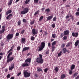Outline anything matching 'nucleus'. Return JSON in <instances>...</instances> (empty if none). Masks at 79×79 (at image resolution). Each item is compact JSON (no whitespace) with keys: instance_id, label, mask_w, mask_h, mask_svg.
Listing matches in <instances>:
<instances>
[{"instance_id":"obj_1","label":"nucleus","mask_w":79,"mask_h":79,"mask_svg":"<svg viewBox=\"0 0 79 79\" xmlns=\"http://www.w3.org/2000/svg\"><path fill=\"white\" fill-rule=\"evenodd\" d=\"M45 43L44 42H42L41 43V45L39 48V51H41L43 50L44 48H45Z\"/></svg>"},{"instance_id":"obj_2","label":"nucleus","mask_w":79,"mask_h":79,"mask_svg":"<svg viewBox=\"0 0 79 79\" xmlns=\"http://www.w3.org/2000/svg\"><path fill=\"white\" fill-rule=\"evenodd\" d=\"M29 12V8L27 7L24 9L23 11H21V13L22 15H25V14Z\"/></svg>"},{"instance_id":"obj_3","label":"nucleus","mask_w":79,"mask_h":79,"mask_svg":"<svg viewBox=\"0 0 79 79\" xmlns=\"http://www.w3.org/2000/svg\"><path fill=\"white\" fill-rule=\"evenodd\" d=\"M23 75L25 77H28L30 76L31 73H29L27 70H25L23 72Z\"/></svg>"},{"instance_id":"obj_4","label":"nucleus","mask_w":79,"mask_h":79,"mask_svg":"<svg viewBox=\"0 0 79 79\" xmlns=\"http://www.w3.org/2000/svg\"><path fill=\"white\" fill-rule=\"evenodd\" d=\"M13 37V34H8L6 37V40L8 41L9 40H11Z\"/></svg>"},{"instance_id":"obj_5","label":"nucleus","mask_w":79,"mask_h":79,"mask_svg":"<svg viewBox=\"0 0 79 79\" xmlns=\"http://www.w3.org/2000/svg\"><path fill=\"white\" fill-rule=\"evenodd\" d=\"M36 62L40 64H42L44 62V60L42 58H37L36 59Z\"/></svg>"},{"instance_id":"obj_6","label":"nucleus","mask_w":79,"mask_h":79,"mask_svg":"<svg viewBox=\"0 0 79 79\" xmlns=\"http://www.w3.org/2000/svg\"><path fill=\"white\" fill-rule=\"evenodd\" d=\"M7 63H10V62L13 61L14 59V57H7Z\"/></svg>"},{"instance_id":"obj_7","label":"nucleus","mask_w":79,"mask_h":79,"mask_svg":"<svg viewBox=\"0 0 79 79\" xmlns=\"http://www.w3.org/2000/svg\"><path fill=\"white\" fill-rule=\"evenodd\" d=\"M32 34H34V35H35L37 34V30L33 29L32 30Z\"/></svg>"},{"instance_id":"obj_8","label":"nucleus","mask_w":79,"mask_h":79,"mask_svg":"<svg viewBox=\"0 0 79 79\" xmlns=\"http://www.w3.org/2000/svg\"><path fill=\"white\" fill-rule=\"evenodd\" d=\"M15 68V64H11L10 66H9V70H12L13 68Z\"/></svg>"},{"instance_id":"obj_9","label":"nucleus","mask_w":79,"mask_h":79,"mask_svg":"<svg viewBox=\"0 0 79 79\" xmlns=\"http://www.w3.org/2000/svg\"><path fill=\"white\" fill-rule=\"evenodd\" d=\"M72 35L73 36V37H77V36H78V33L77 32H73L72 33Z\"/></svg>"},{"instance_id":"obj_10","label":"nucleus","mask_w":79,"mask_h":79,"mask_svg":"<svg viewBox=\"0 0 79 79\" xmlns=\"http://www.w3.org/2000/svg\"><path fill=\"white\" fill-rule=\"evenodd\" d=\"M53 15H51V16H49L47 18V21H49L50 20H51L53 18Z\"/></svg>"},{"instance_id":"obj_11","label":"nucleus","mask_w":79,"mask_h":79,"mask_svg":"<svg viewBox=\"0 0 79 79\" xmlns=\"http://www.w3.org/2000/svg\"><path fill=\"white\" fill-rule=\"evenodd\" d=\"M69 30H66L64 32V34L66 35H67L69 34Z\"/></svg>"},{"instance_id":"obj_12","label":"nucleus","mask_w":79,"mask_h":79,"mask_svg":"<svg viewBox=\"0 0 79 79\" xmlns=\"http://www.w3.org/2000/svg\"><path fill=\"white\" fill-rule=\"evenodd\" d=\"M29 66V64L27 63H24L22 64V66L23 67H25V66Z\"/></svg>"},{"instance_id":"obj_13","label":"nucleus","mask_w":79,"mask_h":79,"mask_svg":"<svg viewBox=\"0 0 79 79\" xmlns=\"http://www.w3.org/2000/svg\"><path fill=\"white\" fill-rule=\"evenodd\" d=\"M21 42L22 44H24L25 42V41H26V39L25 38H23L21 39Z\"/></svg>"},{"instance_id":"obj_14","label":"nucleus","mask_w":79,"mask_h":79,"mask_svg":"<svg viewBox=\"0 0 79 79\" xmlns=\"http://www.w3.org/2000/svg\"><path fill=\"white\" fill-rule=\"evenodd\" d=\"M29 49V48L28 47H25L23 48L22 52H23L24 51H26V50H27Z\"/></svg>"},{"instance_id":"obj_15","label":"nucleus","mask_w":79,"mask_h":79,"mask_svg":"<svg viewBox=\"0 0 79 79\" xmlns=\"http://www.w3.org/2000/svg\"><path fill=\"white\" fill-rule=\"evenodd\" d=\"M66 77V74H64L61 75V79H64Z\"/></svg>"},{"instance_id":"obj_16","label":"nucleus","mask_w":79,"mask_h":79,"mask_svg":"<svg viewBox=\"0 0 79 79\" xmlns=\"http://www.w3.org/2000/svg\"><path fill=\"white\" fill-rule=\"evenodd\" d=\"M12 16V14H10V15H8L7 17L6 18V19H9V18H10Z\"/></svg>"},{"instance_id":"obj_17","label":"nucleus","mask_w":79,"mask_h":79,"mask_svg":"<svg viewBox=\"0 0 79 79\" xmlns=\"http://www.w3.org/2000/svg\"><path fill=\"white\" fill-rule=\"evenodd\" d=\"M42 71V69L40 67H38L37 68V71L39 72V73L40 71Z\"/></svg>"},{"instance_id":"obj_18","label":"nucleus","mask_w":79,"mask_h":79,"mask_svg":"<svg viewBox=\"0 0 79 79\" xmlns=\"http://www.w3.org/2000/svg\"><path fill=\"white\" fill-rule=\"evenodd\" d=\"M13 48H14V46H12L11 48V49L8 52H7V53H10V52H11V51H12V50H13Z\"/></svg>"},{"instance_id":"obj_19","label":"nucleus","mask_w":79,"mask_h":79,"mask_svg":"<svg viewBox=\"0 0 79 79\" xmlns=\"http://www.w3.org/2000/svg\"><path fill=\"white\" fill-rule=\"evenodd\" d=\"M79 40H77L75 44V46H76V47H77V45H78V44H79Z\"/></svg>"},{"instance_id":"obj_20","label":"nucleus","mask_w":79,"mask_h":79,"mask_svg":"<svg viewBox=\"0 0 79 79\" xmlns=\"http://www.w3.org/2000/svg\"><path fill=\"white\" fill-rule=\"evenodd\" d=\"M31 58L27 59L25 60V62H26L27 61V62H29V63H30V62H31Z\"/></svg>"},{"instance_id":"obj_21","label":"nucleus","mask_w":79,"mask_h":79,"mask_svg":"<svg viewBox=\"0 0 79 79\" xmlns=\"http://www.w3.org/2000/svg\"><path fill=\"white\" fill-rule=\"evenodd\" d=\"M12 12V11H11V10H8L6 12V15H8L9 14H10V13H11Z\"/></svg>"},{"instance_id":"obj_22","label":"nucleus","mask_w":79,"mask_h":79,"mask_svg":"<svg viewBox=\"0 0 79 79\" xmlns=\"http://www.w3.org/2000/svg\"><path fill=\"white\" fill-rule=\"evenodd\" d=\"M63 53H66V52H67V50L66 49V48H64L63 49Z\"/></svg>"},{"instance_id":"obj_23","label":"nucleus","mask_w":79,"mask_h":79,"mask_svg":"<svg viewBox=\"0 0 79 79\" xmlns=\"http://www.w3.org/2000/svg\"><path fill=\"white\" fill-rule=\"evenodd\" d=\"M75 68V65H74V64H73L71 66V70H73V69H74Z\"/></svg>"},{"instance_id":"obj_24","label":"nucleus","mask_w":79,"mask_h":79,"mask_svg":"<svg viewBox=\"0 0 79 79\" xmlns=\"http://www.w3.org/2000/svg\"><path fill=\"white\" fill-rule=\"evenodd\" d=\"M5 31V29L3 30V29H2L0 31V34H2V33H3Z\"/></svg>"},{"instance_id":"obj_25","label":"nucleus","mask_w":79,"mask_h":79,"mask_svg":"<svg viewBox=\"0 0 79 79\" xmlns=\"http://www.w3.org/2000/svg\"><path fill=\"white\" fill-rule=\"evenodd\" d=\"M63 40H66V39H67V36H65L62 38Z\"/></svg>"},{"instance_id":"obj_26","label":"nucleus","mask_w":79,"mask_h":79,"mask_svg":"<svg viewBox=\"0 0 79 79\" xmlns=\"http://www.w3.org/2000/svg\"><path fill=\"white\" fill-rule=\"evenodd\" d=\"M45 11H47V13H49L50 11V9H49V8L47 9H46Z\"/></svg>"},{"instance_id":"obj_27","label":"nucleus","mask_w":79,"mask_h":79,"mask_svg":"<svg viewBox=\"0 0 79 79\" xmlns=\"http://www.w3.org/2000/svg\"><path fill=\"white\" fill-rule=\"evenodd\" d=\"M54 70L56 71V72H58V68L56 67L54 69Z\"/></svg>"},{"instance_id":"obj_28","label":"nucleus","mask_w":79,"mask_h":79,"mask_svg":"<svg viewBox=\"0 0 79 79\" xmlns=\"http://www.w3.org/2000/svg\"><path fill=\"white\" fill-rule=\"evenodd\" d=\"M56 41H54L53 42L52 44V46H54L55 45H56Z\"/></svg>"},{"instance_id":"obj_29","label":"nucleus","mask_w":79,"mask_h":79,"mask_svg":"<svg viewBox=\"0 0 79 79\" xmlns=\"http://www.w3.org/2000/svg\"><path fill=\"white\" fill-rule=\"evenodd\" d=\"M17 23L18 26H20V25L21 24V22L20 21H18Z\"/></svg>"},{"instance_id":"obj_30","label":"nucleus","mask_w":79,"mask_h":79,"mask_svg":"<svg viewBox=\"0 0 79 79\" xmlns=\"http://www.w3.org/2000/svg\"><path fill=\"white\" fill-rule=\"evenodd\" d=\"M34 2L35 3H37L39 2V0H34Z\"/></svg>"},{"instance_id":"obj_31","label":"nucleus","mask_w":79,"mask_h":79,"mask_svg":"<svg viewBox=\"0 0 79 79\" xmlns=\"http://www.w3.org/2000/svg\"><path fill=\"white\" fill-rule=\"evenodd\" d=\"M29 2H30V0H26L25 2V3H26V4H27Z\"/></svg>"},{"instance_id":"obj_32","label":"nucleus","mask_w":79,"mask_h":79,"mask_svg":"<svg viewBox=\"0 0 79 79\" xmlns=\"http://www.w3.org/2000/svg\"><path fill=\"white\" fill-rule=\"evenodd\" d=\"M35 39V38L34 36H31V40H34Z\"/></svg>"},{"instance_id":"obj_33","label":"nucleus","mask_w":79,"mask_h":79,"mask_svg":"<svg viewBox=\"0 0 79 79\" xmlns=\"http://www.w3.org/2000/svg\"><path fill=\"white\" fill-rule=\"evenodd\" d=\"M56 17H55L53 18V21H56Z\"/></svg>"},{"instance_id":"obj_34","label":"nucleus","mask_w":79,"mask_h":79,"mask_svg":"<svg viewBox=\"0 0 79 79\" xmlns=\"http://www.w3.org/2000/svg\"><path fill=\"white\" fill-rule=\"evenodd\" d=\"M12 52H11L9 53L7 56V57H10V55H12Z\"/></svg>"},{"instance_id":"obj_35","label":"nucleus","mask_w":79,"mask_h":79,"mask_svg":"<svg viewBox=\"0 0 79 79\" xmlns=\"http://www.w3.org/2000/svg\"><path fill=\"white\" fill-rule=\"evenodd\" d=\"M39 13V10H38V11H36V12H35V13L34 14V15L35 16V15H37V14H38Z\"/></svg>"},{"instance_id":"obj_36","label":"nucleus","mask_w":79,"mask_h":79,"mask_svg":"<svg viewBox=\"0 0 79 79\" xmlns=\"http://www.w3.org/2000/svg\"><path fill=\"white\" fill-rule=\"evenodd\" d=\"M52 38H55L56 37V35L55 34H52Z\"/></svg>"},{"instance_id":"obj_37","label":"nucleus","mask_w":79,"mask_h":79,"mask_svg":"<svg viewBox=\"0 0 79 79\" xmlns=\"http://www.w3.org/2000/svg\"><path fill=\"white\" fill-rule=\"evenodd\" d=\"M76 15V16H79V12H76L75 13Z\"/></svg>"},{"instance_id":"obj_38","label":"nucleus","mask_w":79,"mask_h":79,"mask_svg":"<svg viewBox=\"0 0 79 79\" xmlns=\"http://www.w3.org/2000/svg\"><path fill=\"white\" fill-rule=\"evenodd\" d=\"M43 18H44V17L43 16H42L41 17H40L39 19L40 21H42V19H43Z\"/></svg>"},{"instance_id":"obj_39","label":"nucleus","mask_w":79,"mask_h":79,"mask_svg":"<svg viewBox=\"0 0 79 79\" xmlns=\"http://www.w3.org/2000/svg\"><path fill=\"white\" fill-rule=\"evenodd\" d=\"M21 49V47L20 46H18L17 47V50L19 51Z\"/></svg>"},{"instance_id":"obj_40","label":"nucleus","mask_w":79,"mask_h":79,"mask_svg":"<svg viewBox=\"0 0 79 79\" xmlns=\"http://www.w3.org/2000/svg\"><path fill=\"white\" fill-rule=\"evenodd\" d=\"M69 73L70 74H71L73 73V71L71 70H70L69 71Z\"/></svg>"},{"instance_id":"obj_41","label":"nucleus","mask_w":79,"mask_h":79,"mask_svg":"<svg viewBox=\"0 0 79 79\" xmlns=\"http://www.w3.org/2000/svg\"><path fill=\"white\" fill-rule=\"evenodd\" d=\"M55 48V46H53L52 48V52H53V51H54Z\"/></svg>"},{"instance_id":"obj_42","label":"nucleus","mask_w":79,"mask_h":79,"mask_svg":"<svg viewBox=\"0 0 79 79\" xmlns=\"http://www.w3.org/2000/svg\"><path fill=\"white\" fill-rule=\"evenodd\" d=\"M77 74H78V73H76L73 75L74 77H76V76H77Z\"/></svg>"},{"instance_id":"obj_43","label":"nucleus","mask_w":79,"mask_h":79,"mask_svg":"<svg viewBox=\"0 0 79 79\" xmlns=\"http://www.w3.org/2000/svg\"><path fill=\"white\" fill-rule=\"evenodd\" d=\"M52 26L53 27V28H54V27H55V23L53 24L52 25Z\"/></svg>"},{"instance_id":"obj_44","label":"nucleus","mask_w":79,"mask_h":79,"mask_svg":"<svg viewBox=\"0 0 79 79\" xmlns=\"http://www.w3.org/2000/svg\"><path fill=\"white\" fill-rule=\"evenodd\" d=\"M23 21L24 22V23H26L27 21H26V19H23Z\"/></svg>"},{"instance_id":"obj_45","label":"nucleus","mask_w":79,"mask_h":79,"mask_svg":"<svg viewBox=\"0 0 79 79\" xmlns=\"http://www.w3.org/2000/svg\"><path fill=\"white\" fill-rule=\"evenodd\" d=\"M10 78V74H8L7 76V78Z\"/></svg>"},{"instance_id":"obj_46","label":"nucleus","mask_w":79,"mask_h":79,"mask_svg":"<svg viewBox=\"0 0 79 79\" xmlns=\"http://www.w3.org/2000/svg\"><path fill=\"white\" fill-rule=\"evenodd\" d=\"M64 46H65V44H62L61 45V47H62V48H64Z\"/></svg>"},{"instance_id":"obj_47","label":"nucleus","mask_w":79,"mask_h":79,"mask_svg":"<svg viewBox=\"0 0 79 79\" xmlns=\"http://www.w3.org/2000/svg\"><path fill=\"white\" fill-rule=\"evenodd\" d=\"M39 56H40V58H42V55H41V54H39Z\"/></svg>"},{"instance_id":"obj_48","label":"nucleus","mask_w":79,"mask_h":79,"mask_svg":"<svg viewBox=\"0 0 79 79\" xmlns=\"http://www.w3.org/2000/svg\"><path fill=\"white\" fill-rule=\"evenodd\" d=\"M64 36V34H63V33H61V35H60V37L62 38V37H63Z\"/></svg>"},{"instance_id":"obj_49","label":"nucleus","mask_w":79,"mask_h":79,"mask_svg":"<svg viewBox=\"0 0 79 79\" xmlns=\"http://www.w3.org/2000/svg\"><path fill=\"white\" fill-rule=\"evenodd\" d=\"M34 23V22L33 21H31V22H30V24H33Z\"/></svg>"},{"instance_id":"obj_50","label":"nucleus","mask_w":79,"mask_h":79,"mask_svg":"<svg viewBox=\"0 0 79 79\" xmlns=\"http://www.w3.org/2000/svg\"><path fill=\"white\" fill-rule=\"evenodd\" d=\"M19 33H17L15 35L16 36H17V37H18V36H19Z\"/></svg>"},{"instance_id":"obj_51","label":"nucleus","mask_w":79,"mask_h":79,"mask_svg":"<svg viewBox=\"0 0 79 79\" xmlns=\"http://www.w3.org/2000/svg\"><path fill=\"white\" fill-rule=\"evenodd\" d=\"M61 53H62V52L60 51V53L58 54V56H60V55H61Z\"/></svg>"},{"instance_id":"obj_52","label":"nucleus","mask_w":79,"mask_h":79,"mask_svg":"<svg viewBox=\"0 0 79 79\" xmlns=\"http://www.w3.org/2000/svg\"><path fill=\"white\" fill-rule=\"evenodd\" d=\"M47 71H48V69L47 68H46L44 69V72L45 73H46V72H47Z\"/></svg>"},{"instance_id":"obj_53","label":"nucleus","mask_w":79,"mask_h":79,"mask_svg":"<svg viewBox=\"0 0 79 79\" xmlns=\"http://www.w3.org/2000/svg\"><path fill=\"white\" fill-rule=\"evenodd\" d=\"M70 43H68V44L66 45V47H69V46L70 45Z\"/></svg>"},{"instance_id":"obj_54","label":"nucleus","mask_w":79,"mask_h":79,"mask_svg":"<svg viewBox=\"0 0 79 79\" xmlns=\"http://www.w3.org/2000/svg\"><path fill=\"white\" fill-rule=\"evenodd\" d=\"M46 55H48V54H49V52H48V51H47L46 52Z\"/></svg>"},{"instance_id":"obj_55","label":"nucleus","mask_w":79,"mask_h":79,"mask_svg":"<svg viewBox=\"0 0 79 79\" xmlns=\"http://www.w3.org/2000/svg\"><path fill=\"white\" fill-rule=\"evenodd\" d=\"M44 10H45V8L44 7L42 8L41 9V10L42 11H44Z\"/></svg>"},{"instance_id":"obj_56","label":"nucleus","mask_w":79,"mask_h":79,"mask_svg":"<svg viewBox=\"0 0 79 79\" xmlns=\"http://www.w3.org/2000/svg\"><path fill=\"white\" fill-rule=\"evenodd\" d=\"M2 29H5V26H3L2 27Z\"/></svg>"},{"instance_id":"obj_57","label":"nucleus","mask_w":79,"mask_h":79,"mask_svg":"<svg viewBox=\"0 0 79 79\" xmlns=\"http://www.w3.org/2000/svg\"><path fill=\"white\" fill-rule=\"evenodd\" d=\"M24 31H25L24 30H23L21 32V33L23 34H24Z\"/></svg>"},{"instance_id":"obj_58","label":"nucleus","mask_w":79,"mask_h":79,"mask_svg":"<svg viewBox=\"0 0 79 79\" xmlns=\"http://www.w3.org/2000/svg\"><path fill=\"white\" fill-rule=\"evenodd\" d=\"M21 72L17 74V76H19V75H21Z\"/></svg>"},{"instance_id":"obj_59","label":"nucleus","mask_w":79,"mask_h":79,"mask_svg":"<svg viewBox=\"0 0 79 79\" xmlns=\"http://www.w3.org/2000/svg\"><path fill=\"white\" fill-rule=\"evenodd\" d=\"M11 3H12L11 2H9L8 3V6H9V5H11Z\"/></svg>"},{"instance_id":"obj_60","label":"nucleus","mask_w":79,"mask_h":79,"mask_svg":"<svg viewBox=\"0 0 79 79\" xmlns=\"http://www.w3.org/2000/svg\"><path fill=\"white\" fill-rule=\"evenodd\" d=\"M35 77H38L39 76H38V75L37 74H35Z\"/></svg>"},{"instance_id":"obj_61","label":"nucleus","mask_w":79,"mask_h":79,"mask_svg":"<svg viewBox=\"0 0 79 79\" xmlns=\"http://www.w3.org/2000/svg\"><path fill=\"white\" fill-rule=\"evenodd\" d=\"M44 35H47V33L46 31H45L44 33Z\"/></svg>"},{"instance_id":"obj_62","label":"nucleus","mask_w":79,"mask_h":79,"mask_svg":"<svg viewBox=\"0 0 79 79\" xmlns=\"http://www.w3.org/2000/svg\"><path fill=\"white\" fill-rule=\"evenodd\" d=\"M3 55V53L2 52H1L0 53V55L2 56Z\"/></svg>"},{"instance_id":"obj_63","label":"nucleus","mask_w":79,"mask_h":79,"mask_svg":"<svg viewBox=\"0 0 79 79\" xmlns=\"http://www.w3.org/2000/svg\"><path fill=\"white\" fill-rule=\"evenodd\" d=\"M69 18V16L68 15L66 17V19H68V18Z\"/></svg>"},{"instance_id":"obj_64","label":"nucleus","mask_w":79,"mask_h":79,"mask_svg":"<svg viewBox=\"0 0 79 79\" xmlns=\"http://www.w3.org/2000/svg\"><path fill=\"white\" fill-rule=\"evenodd\" d=\"M10 79H15V77H12Z\"/></svg>"}]
</instances>
